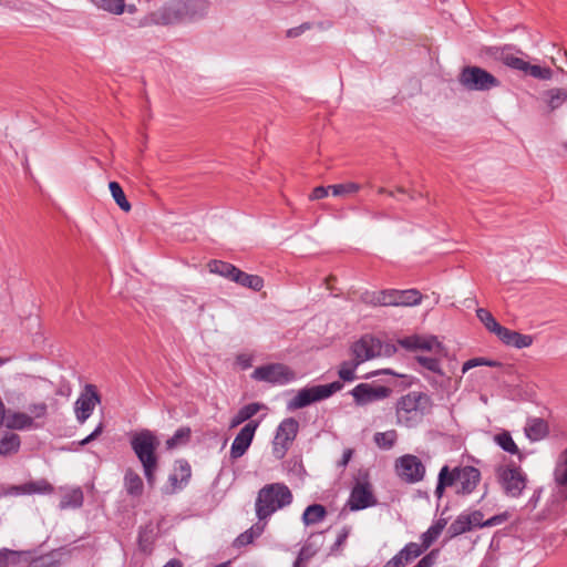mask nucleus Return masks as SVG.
Masks as SVG:
<instances>
[{
  "instance_id": "c9c22d12",
  "label": "nucleus",
  "mask_w": 567,
  "mask_h": 567,
  "mask_svg": "<svg viewBox=\"0 0 567 567\" xmlns=\"http://www.w3.org/2000/svg\"><path fill=\"white\" fill-rule=\"evenodd\" d=\"M476 316L489 332L497 334L503 327L495 320L493 315L484 308H478L476 310Z\"/></svg>"
},
{
  "instance_id": "338daca9",
  "label": "nucleus",
  "mask_w": 567,
  "mask_h": 567,
  "mask_svg": "<svg viewBox=\"0 0 567 567\" xmlns=\"http://www.w3.org/2000/svg\"><path fill=\"white\" fill-rule=\"evenodd\" d=\"M378 193H379V194H388V195H390V196H393V193H392V192H388V190H386L385 188H383V187H380V188L378 189Z\"/></svg>"
},
{
  "instance_id": "393cba45",
  "label": "nucleus",
  "mask_w": 567,
  "mask_h": 567,
  "mask_svg": "<svg viewBox=\"0 0 567 567\" xmlns=\"http://www.w3.org/2000/svg\"><path fill=\"white\" fill-rule=\"evenodd\" d=\"M124 486L127 494L134 497H140L144 491V484L141 476L132 468H128L125 472Z\"/></svg>"
},
{
  "instance_id": "de8ad7c7",
  "label": "nucleus",
  "mask_w": 567,
  "mask_h": 567,
  "mask_svg": "<svg viewBox=\"0 0 567 567\" xmlns=\"http://www.w3.org/2000/svg\"><path fill=\"white\" fill-rule=\"evenodd\" d=\"M481 365H488V367H498L501 365L497 361L487 360L484 358H473L467 360L463 367H462V373H466L468 370L481 367Z\"/></svg>"
},
{
  "instance_id": "2f4dec72",
  "label": "nucleus",
  "mask_w": 567,
  "mask_h": 567,
  "mask_svg": "<svg viewBox=\"0 0 567 567\" xmlns=\"http://www.w3.org/2000/svg\"><path fill=\"white\" fill-rule=\"evenodd\" d=\"M554 480L559 486H567V449L563 451L554 468Z\"/></svg>"
},
{
  "instance_id": "aec40b11",
  "label": "nucleus",
  "mask_w": 567,
  "mask_h": 567,
  "mask_svg": "<svg viewBox=\"0 0 567 567\" xmlns=\"http://www.w3.org/2000/svg\"><path fill=\"white\" fill-rule=\"evenodd\" d=\"M6 426L10 430L25 431L41 429L42 424H34L27 412H10L6 417Z\"/></svg>"
},
{
  "instance_id": "79ce46f5",
  "label": "nucleus",
  "mask_w": 567,
  "mask_h": 567,
  "mask_svg": "<svg viewBox=\"0 0 567 567\" xmlns=\"http://www.w3.org/2000/svg\"><path fill=\"white\" fill-rule=\"evenodd\" d=\"M190 436V430L188 427L178 429L172 437L166 441L167 449H175L179 445L185 444Z\"/></svg>"
},
{
  "instance_id": "6e6d98bb",
  "label": "nucleus",
  "mask_w": 567,
  "mask_h": 567,
  "mask_svg": "<svg viewBox=\"0 0 567 567\" xmlns=\"http://www.w3.org/2000/svg\"><path fill=\"white\" fill-rule=\"evenodd\" d=\"M309 29H310L309 23H302L299 27L289 29L287 31V37L288 38H297V37L301 35L306 30H309Z\"/></svg>"
},
{
  "instance_id": "4be33fe9",
  "label": "nucleus",
  "mask_w": 567,
  "mask_h": 567,
  "mask_svg": "<svg viewBox=\"0 0 567 567\" xmlns=\"http://www.w3.org/2000/svg\"><path fill=\"white\" fill-rule=\"evenodd\" d=\"M542 100L550 112L558 110L567 102V90L564 87H551L543 92Z\"/></svg>"
},
{
  "instance_id": "f8f14e48",
  "label": "nucleus",
  "mask_w": 567,
  "mask_h": 567,
  "mask_svg": "<svg viewBox=\"0 0 567 567\" xmlns=\"http://www.w3.org/2000/svg\"><path fill=\"white\" fill-rule=\"evenodd\" d=\"M299 423L293 417L285 419L278 426L274 442L272 452L277 458H282L289 445L296 439Z\"/></svg>"
},
{
  "instance_id": "2eb2a0df",
  "label": "nucleus",
  "mask_w": 567,
  "mask_h": 567,
  "mask_svg": "<svg viewBox=\"0 0 567 567\" xmlns=\"http://www.w3.org/2000/svg\"><path fill=\"white\" fill-rule=\"evenodd\" d=\"M391 393V389L384 385H377L372 383H360L351 391L354 401L359 405H367L385 399Z\"/></svg>"
},
{
  "instance_id": "cd10ccee",
  "label": "nucleus",
  "mask_w": 567,
  "mask_h": 567,
  "mask_svg": "<svg viewBox=\"0 0 567 567\" xmlns=\"http://www.w3.org/2000/svg\"><path fill=\"white\" fill-rule=\"evenodd\" d=\"M21 445L20 436L16 433H6L0 439V455L8 456L16 454Z\"/></svg>"
},
{
  "instance_id": "c03bdc74",
  "label": "nucleus",
  "mask_w": 567,
  "mask_h": 567,
  "mask_svg": "<svg viewBox=\"0 0 567 567\" xmlns=\"http://www.w3.org/2000/svg\"><path fill=\"white\" fill-rule=\"evenodd\" d=\"M330 188L334 196H343L359 192L361 189V186L360 184L349 182L344 184L332 185L330 186Z\"/></svg>"
},
{
  "instance_id": "72a5a7b5",
  "label": "nucleus",
  "mask_w": 567,
  "mask_h": 567,
  "mask_svg": "<svg viewBox=\"0 0 567 567\" xmlns=\"http://www.w3.org/2000/svg\"><path fill=\"white\" fill-rule=\"evenodd\" d=\"M209 271L231 280L237 267L221 260H212L208 264Z\"/></svg>"
},
{
  "instance_id": "09e8293b",
  "label": "nucleus",
  "mask_w": 567,
  "mask_h": 567,
  "mask_svg": "<svg viewBox=\"0 0 567 567\" xmlns=\"http://www.w3.org/2000/svg\"><path fill=\"white\" fill-rule=\"evenodd\" d=\"M20 558V553L10 549L0 550V567H9L17 565Z\"/></svg>"
},
{
  "instance_id": "0eeeda50",
  "label": "nucleus",
  "mask_w": 567,
  "mask_h": 567,
  "mask_svg": "<svg viewBox=\"0 0 567 567\" xmlns=\"http://www.w3.org/2000/svg\"><path fill=\"white\" fill-rule=\"evenodd\" d=\"M495 476L503 493L508 497H519L527 485V475L513 462L498 465L495 468Z\"/></svg>"
},
{
  "instance_id": "37998d69",
  "label": "nucleus",
  "mask_w": 567,
  "mask_h": 567,
  "mask_svg": "<svg viewBox=\"0 0 567 567\" xmlns=\"http://www.w3.org/2000/svg\"><path fill=\"white\" fill-rule=\"evenodd\" d=\"M502 61L505 65L526 73L528 62L511 53H502Z\"/></svg>"
},
{
  "instance_id": "ea45409f",
  "label": "nucleus",
  "mask_w": 567,
  "mask_h": 567,
  "mask_svg": "<svg viewBox=\"0 0 567 567\" xmlns=\"http://www.w3.org/2000/svg\"><path fill=\"white\" fill-rule=\"evenodd\" d=\"M318 551V547L315 546L313 544L311 543H306L300 551H299V555L296 559V561L293 563V567H303L305 564L311 558L313 557Z\"/></svg>"
},
{
  "instance_id": "b1692460",
  "label": "nucleus",
  "mask_w": 567,
  "mask_h": 567,
  "mask_svg": "<svg viewBox=\"0 0 567 567\" xmlns=\"http://www.w3.org/2000/svg\"><path fill=\"white\" fill-rule=\"evenodd\" d=\"M231 281L254 291H260L264 287V279L260 276L246 274L238 268H236Z\"/></svg>"
},
{
  "instance_id": "3c124183",
  "label": "nucleus",
  "mask_w": 567,
  "mask_h": 567,
  "mask_svg": "<svg viewBox=\"0 0 567 567\" xmlns=\"http://www.w3.org/2000/svg\"><path fill=\"white\" fill-rule=\"evenodd\" d=\"M465 516H466L472 529L475 527H485L484 526L485 520H483L484 516H483L482 512L474 511L470 514H465Z\"/></svg>"
},
{
  "instance_id": "6e6552de",
  "label": "nucleus",
  "mask_w": 567,
  "mask_h": 567,
  "mask_svg": "<svg viewBox=\"0 0 567 567\" xmlns=\"http://www.w3.org/2000/svg\"><path fill=\"white\" fill-rule=\"evenodd\" d=\"M457 81L467 91L486 92L501 85V81L492 73L476 65L464 66Z\"/></svg>"
},
{
  "instance_id": "5701e85b",
  "label": "nucleus",
  "mask_w": 567,
  "mask_h": 567,
  "mask_svg": "<svg viewBox=\"0 0 567 567\" xmlns=\"http://www.w3.org/2000/svg\"><path fill=\"white\" fill-rule=\"evenodd\" d=\"M525 435L533 442L543 440L548 434V425L540 417L527 419L524 427Z\"/></svg>"
},
{
  "instance_id": "a878e982",
  "label": "nucleus",
  "mask_w": 567,
  "mask_h": 567,
  "mask_svg": "<svg viewBox=\"0 0 567 567\" xmlns=\"http://www.w3.org/2000/svg\"><path fill=\"white\" fill-rule=\"evenodd\" d=\"M262 408L264 405L257 402L244 405L230 420L229 427L235 429L239 426L241 423L250 420L254 415H256Z\"/></svg>"
},
{
  "instance_id": "f03ea898",
  "label": "nucleus",
  "mask_w": 567,
  "mask_h": 567,
  "mask_svg": "<svg viewBox=\"0 0 567 567\" xmlns=\"http://www.w3.org/2000/svg\"><path fill=\"white\" fill-rule=\"evenodd\" d=\"M131 447L142 464L147 485L153 488L156 484V472L158 470V457L156 450L159 441L150 430L136 432L131 437Z\"/></svg>"
},
{
  "instance_id": "423d86ee",
  "label": "nucleus",
  "mask_w": 567,
  "mask_h": 567,
  "mask_svg": "<svg viewBox=\"0 0 567 567\" xmlns=\"http://www.w3.org/2000/svg\"><path fill=\"white\" fill-rule=\"evenodd\" d=\"M427 396L411 392L402 396L396 404L398 423L406 427H413L422 422Z\"/></svg>"
},
{
  "instance_id": "4d7b16f0",
  "label": "nucleus",
  "mask_w": 567,
  "mask_h": 567,
  "mask_svg": "<svg viewBox=\"0 0 567 567\" xmlns=\"http://www.w3.org/2000/svg\"><path fill=\"white\" fill-rule=\"evenodd\" d=\"M103 423H100L96 429L90 434L87 435L85 439H83L81 442H80V445H86L89 444L90 442L94 441L95 439H97L99 435H101V433L103 432Z\"/></svg>"
},
{
  "instance_id": "052dcab7",
  "label": "nucleus",
  "mask_w": 567,
  "mask_h": 567,
  "mask_svg": "<svg viewBox=\"0 0 567 567\" xmlns=\"http://www.w3.org/2000/svg\"><path fill=\"white\" fill-rule=\"evenodd\" d=\"M504 519H505V517L503 515H496V516H493V517L488 518L487 520H485L484 526L485 527L495 526V525L503 523Z\"/></svg>"
},
{
  "instance_id": "a18cd8bd",
  "label": "nucleus",
  "mask_w": 567,
  "mask_h": 567,
  "mask_svg": "<svg viewBox=\"0 0 567 567\" xmlns=\"http://www.w3.org/2000/svg\"><path fill=\"white\" fill-rule=\"evenodd\" d=\"M174 471L177 473L181 482L185 485L188 483L192 476L190 465L185 460H178L175 462Z\"/></svg>"
},
{
  "instance_id": "412c9836",
  "label": "nucleus",
  "mask_w": 567,
  "mask_h": 567,
  "mask_svg": "<svg viewBox=\"0 0 567 567\" xmlns=\"http://www.w3.org/2000/svg\"><path fill=\"white\" fill-rule=\"evenodd\" d=\"M417 362L427 371L435 374V377L430 378L427 377V380L433 385H440L443 386L445 382L450 381V378H445L440 365V361L435 358L419 355L416 357Z\"/></svg>"
},
{
  "instance_id": "7c9ffc66",
  "label": "nucleus",
  "mask_w": 567,
  "mask_h": 567,
  "mask_svg": "<svg viewBox=\"0 0 567 567\" xmlns=\"http://www.w3.org/2000/svg\"><path fill=\"white\" fill-rule=\"evenodd\" d=\"M446 526L445 519L436 520L426 532L421 535L422 545L427 549L442 534Z\"/></svg>"
},
{
  "instance_id": "69168bd1",
  "label": "nucleus",
  "mask_w": 567,
  "mask_h": 567,
  "mask_svg": "<svg viewBox=\"0 0 567 567\" xmlns=\"http://www.w3.org/2000/svg\"><path fill=\"white\" fill-rule=\"evenodd\" d=\"M348 537V530L343 529L342 533L337 538V545H341Z\"/></svg>"
},
{
  "instance_id": "20e7f679",
  "label": "nucleus",
  "mask_w": 567,
  "mask_h": 567,
  "mask_svg": "<svg viewBox=\"0 0 567 567\" xmlns=\"http://www.w3.org/2000/svg\"><path fill=\"white\" fill-rule=\"evenodd\" d=\"M292 493L284 483H270L262 486L256 497L255 511L259 522L267 524L272 514L289 506Z\"/></svg>"
},
{
  "instance_id": "7ed1b4c3",
  "label": "nucleus",
  "mask_w": 567,
  "mask_h": 567,
  "mask_svg": "<svg viewBox=\"0 0 567 567\" xmlns=\"http://www.w3.org/2000/svg\"><path fill=\"white\" fill-rule=\"evenodd\" d=\"M209 10L207 0H173L162 9L155 17L161 24H176L203 19Z\"/></svg>"
},
{
  "instance_id": "ddd939ff",
  "label": "nucleus",
  "mask_w": 567,
  "mask_h": 567,
  "mask_svg": "<svg viewBox=\"0 0 567 567\" xmlns=\"http://www.w3.org/2000/svg\"><path fill=\"white\" fill-rule=\"evenodd\" d=\"M251 377L272 384H286L296 379V373L282 363H271L255 369Z\"/></svg>"
},
{
  "instance_id": "c756f323",
  "label": "nucleus",
  "mask_w": 567,
  "mask_h": 567,
  "mask_svg": "<svg viewBox=\"0 0 567 567\" xmlns=\"http://www.w3.org/2000/svg\"><path fill=\"white\" fill-rule=\"evenodd\" d=\"M327 515V511L324 506L320 504H312L309 505L303 514H302V522L305 525H313L324 519Z\"/></svg>"
},
{
  "instance_id": "a211bd4d",
  "label": "nucleus",
  "mask_w": 567,
  "mask_h": 567,
  "mask_svg": "<svg viewBox=\"0 0 567 567\" xmlns=\"http://www.w3.org/2000/svg\"><path fill=\"white\" fill-rule=\"evenodd\" d=\"M399 344L410 351L416 350H426L432 351L436 349H441V342L436 337H422L417 334L409 336L402 339H399Z\"/></svg>"
},
{
  "instance_id": "864d4df0",
  "label": "nucleus",
  "mask_w": 567,
  "mask_h": 567,
  "mask_svg": "<svg viewBox=\"0 0 567 567\" xmlns=\"http://www.w3.org/2000/svg\"><path fill=\"white\" fill-rule=\"evenodd\" d=\"M404 548L406 553L412 554V556H415L416 558L426 550L422 544L417 543H409L404 546Z\"/></svg>"
},
{
  "instance_id": "4468645a",
  "label": "nucleus",
  "mask_w": 567,
  "mask_h": 567,
  "mask_svg": "<svg viewBox=\"0 0 567 567\" xmlns=\"http://www.w3.org/2000/svg\"><path fill=\"white\" fill-rule=\"evenodd\" d=\"M101 402V398L95 385L86 384L83 392L75 401L74 412L76 420L83 424L93 413L96 404Z\"/></svg>"
},
{
  "instance_id": "a19ab883",
  "label": "nucleus",
  "mask_w": 567,
  "mask_h": 567,
  "mask_svg": "<svg viewBox=\"0 0 567 567\" xmlns=\"http://www.w3.org/2000/svg\"><path fill=\"white\" fill-rule=\"evenodd\" d=\"M471 526L465 514H461L456 517V519L450 525L449 533L452 537L458 536L471 530Z\"/></svg>"
},
{
  "instance_id": "bb28decb",
  "label": "nucleus",
  "mask_w": 567,
  "mask_h": 567,
  "mask_svg": "<svg viewBox=\"0 0 567 567\" xmlns=\"http://www.w3.org/2000/svg\"><path fill=\"white\" fill-rule=\"evenodd\" d=\"M494 442L505 452L518 455L519 461L523 460V455L519 452L518 446L514 442L511 433L508 431H503L494 436Z\"/></svg>"
},
{
  "instance_id": "0e129e2a",
  "label": "nucleus",
  "mask_w": 567,
  "mask_h": 567,
  "mask_svg": "<svg viewBox=\"0 0 567 567\" xmlns=\"http://www.w3.org/2000/svg\"><path fill=\"white\" fill-rule=\"evenodd\" d=\"M163 567H182V563L178 559H171Z\"/></svg>"
},
{
  "instance_id": "39448f33",
  "label": "nucleus",
  "mask_w": 567,
  "mask_h": 567,
  "mask_svg": "<svg viewBox=\"0 0 567 567\" xmlns=\"http://www.w3.org/2000/svg\"><path fill=\"white\" fill-rule=\"evenodd\" d=\"M480 481L481 473L474 466H457L450 471L449 466L444 465L439 473L435 495L441 498L445 488L453 485L458 486L457 494L467 495L476 488Z\"/></svg>"
},
{
  "instance_id": "e433bc0d",
  "label": "nucleus",
  "mask_w": 567,
  "mask_h": 567,
  "mask_svg": "<svg viewBox=\"0 0 567 567\" xmlns=\"http://www.w3.org/2000/svg\"><path fill=\"white\" fill-rule=\"evenodd\" d=\"M398 435L394 430H390L386 432H378L374 434V443L378 445V447L383 450H390L393 447L394 443L396 442Z\"/></svg>"
},
{
  "instance_id": "f704fd0d",
  "label": "nucleus",
  "mask_w": 567,
  "mask_h": 567,
  "mask_svg": "<svg viewBox=\"0 0 567 567\" xmlns=\"http://www.w3.org/2000/svg\"><path fill=\"white\" fill-rule=\"evenodd\" d=\"M110 192L112 194L113 199L120 206V208L124 212L131 210V204L126 199V196L117 182H111L109 184Z\"/></svg>"
},
{
  "instance_id": "6ab92c4d",
  "label": "nucleus",
  "mask_w": 567,
  "mask_h": 567,
  "mask_svg": "<svg viewBox=\"0 0 567 567\" xmlns=\"http://www.w3.org/2000/svg\"><path fill=\"white\" fill-rule=\"evenodd\" d=\"M498 339L506 346H512L517 349L527 348L533 343V337L528 334H522L517 331L502 327L496 334Z\"/></svg>"
},
{
  "instance_id": "680f3d73",
  "label": "nucleus",
  "mask_w": 567,
  "mask_h": 567,
  "mask_svg": "<svg viewBox=\"0 0 567 567\" xmlns=\"http://www.w3.org/2000/svg\"><path fill=\"white\" fill-rule=\"evenodd\" d=\"M399 554L403 558L405 565L416 558L415 556H412V554L406 553L404 547L399 551Z\"/></svg>"
},
{
  "instance_id": "9d476101",
  "label": "nucleus",
  "mask_w": 567,
  "mask_h": 567,
  "mask_svg": "<svg viewBox=\"0 0 567 567\" xmlns=\"http://www.w3.org/2000/svg\"><path fill=\"white\" fill-rule=\"evenodd\" d=\"M421 300L422 295L416 289H391L374 293L369 302L373 306L411 307L419 305Z\"/></svg>"
},
{
  "instance_id": "e2e57ef3",
  "label": "nucleus",
  "mask_w": 567,
  "mask_h": 567,
  "mask_svg": "<svg viewBox=\"0 0 567 567\" xmlns=\"http://www.w3.org/2000/svg\"><path fill=\"white\" fill-rule=\"evenodd\" d=\"M23 491H24L25 493H33V492H39V491H40V488H38V487L35 486V484H34V483H31V484H29V485H25V486L23 487Z\"/></svg>"
},
{
  "instance_id": "58836bf2",
  "label": "nucleus",
  "mask_w": 567,
  "mask_h": 567,
  "mask_svg": "<svg viewBox=\"0 0 567 567\" xmlns=\"http://www.w3.org/2000/svg\"><path fill=\"white\" fill-rule=\"evenodd\" d=\"M94 6L113 14H121L124 11V0H91Z\"/></svg>"
},
{
  "instance_id": "774afa93",
  "label": "nucleus",
  "mask_w": 567,
  "mask_h": 567,
  "mask_svg": "<svg viewBox=\"0 0 567 567\" xmlns=\"http://www.w3.org/2000/svg\"><path fill=\"white\" fill-rule=\"evenodd\" d=\"M228 563L216 565L215 567H227Z\"/></svg>"
},
{
  "instance_id": "dca6fc26",
  "label": "nucleus",
  "mask_w": 567,
  "mask_h": 567,
  "mask_svg": "<svg viewBox=\"0 0 567 567\" xmlns=\"http://www.w3.org/2000/svg\"><path fill=\"white\" fill-rule=\"evenodd\" d=\"M377 504L369 482H357L353 486L347 505L351 511H360Z\"/></svg>"
},
{
  "instance_id": "9b49d317",
  "label": "nucleus",
  "mask_w": 567,
  "mask_h": 567,
  "mask_svg": "<svg viewBox=\"0 0 567 567\" xmlns=\"http://www.w3.org/2000/svg\"><path fill=\"white\" fill-rule=\"evenodd\" d=\"M395 473L405 483L414 484L424 478L425 466L422 461L412 454H405L396 458Z\"/></svg>"
},
{
  "instance_id": "f3484780",
  "label": "nucleus",
  "mask_w": 567,
  "mask_h": 567,
  "mask_svg": "<svg viewBox=\"0 0 567 567\" xmlns=\"http://www.w3.org/2000/svg\"><path fill=\"white\" fill-rule=\"evenodd\" d=\"M258 426V421H249L236 435L229 453L233 461L240 458L247 452Z\"/></svg>"
},
{
  "instance_id": "f257e3e1",
  "label": "nucleus",
  "mask_w": 567,
  "mask_h": 567,
  "mask_svg": "<svg viewBox=\"0 0 567 567\" xmlns=\"http://www.w3.org/2000/svg\"><path fill=\"white\" fill-rule=\"evenodd\" d=\"M391 351H394L393 347H383L379 339L365 334L351 346L352 358L340 364L338 375L342 381L351 382L355 379V370L360 364L382 354H390Z\"/></svg>"
},
{
  "instance_id": "5fc2aeb1",
  "label": "nucleus",
  "mask_w": 567,
  "mask_h": 567,
  "mask_svg": "<svg viewBox=\"0 0 567 567\" xmlns=\"http://www.w3.org/2000/svg\"><path fill=\"white\" fill-rule=\"evenodd\" d=\"M330 189H331V188H330V186H328V187H324V186H318V187H316V188L312 190V193H311V195H310V199H311V200H317V199L324 198V197H327V196H328V194H329V190H330Z\"/></svg>"
},
{
  "instance_id": "c85d7f7f",
  "label": "nucleus",
  "mask_w": 567,
  "mask_h": 567,
  "mask_svg": "<svg viewBox=\"0 0 567 567\" xmlns=\"http://www.w3.org/2000/svg\"><path fill=\"white\" fill-rule=\"evenodd\" d=\"M266 527V523L258 522L255 525H252L249 529L240 534L234 542V545L236 547H243L248 544H251L255 538L259 537Z\"/></svg>"
},
{
  "instance_id": "8fccbe9b",
  "label": "nucleus",
  "mask_w": 567,
  "mask_h": 567,
  "mask_svg": "<svg viewBox=\"0 0 567 567\" xmlns=\"http://www.w3.org/2000/svg\"><path fill=\"white\" fill-rule=\"evenodd\" d=\"M185 486L184 483L181 482L177 473L174 471L168 476V485L163 488V493L166 495L175 494L177 491L182 489Z\"/></svg>"
},
{
  "instance_id": "49530a36",
  "label": "nucleus",
  "mask_w": 567,
  "mask_h": 567,
  "mask_svg": "<svg viewBox=\"0 0 567 567\" xmlns=\"http://www.w3.org/2000/svg\"><path fill=\"white\" fill-rule=\"evenodd\" d=\"M526 73L539 80H550L553 78V71L549 68H543L540 65H533L529 63Z\"/></svg>"
},
{
  "instance_id": "473e14b6",
  "label": "nucleus",
  "mask_w": 567,
  "mask_h": 567,
  "mask_svg": "<svg viewBox=\"0 0 567 567\" xmlns=\"http://www.w3.org/2000/svg\"><path fill=\"white\" fill-rule=\"evenodd\" d=\"M48 404L44 401H40L29 404L27 413H29L34 424H42L43 426L48 417Z\"/></svg>"
},
{
  "instance_id": "603ef678",
  "label": "nucleus",
  "mask_w": 567,
  "mask_h": 567,
  "mask_svg": "<svg viewBox=\"0 0 567 567\" xmlns=\"http://www.w3.org/2000/svg\"><path fill=\"white\" fill-rule=\"evenodd\" d=\"M439 550H432L427 555H425L414 567H433L436 557H437Z\"/></svg>"
},
{
  "instance_id": "bf43d9fd",
  "label": "nucleus",
  "mask_w": 567,
  "mask_h": 567,
  "mask_svg": "<svg viewBox=\"0 0 567 567\" xmlns=\"http://www.w3.org/2000/svg\"><path fill=\"white\" fill-rule=\"evenodd\" d=\"M352 455H353V451L351 449L344 450L342 458L339 461L338 465L341 467H346L348 465V463L350 462Z\"/></svg>"
},
{
  "instance_id": "13d9d810",
  "label": "nucleus",
  "mask_w": 567,
  "mask_h": 567,
  "mask_svg": "<svg viewBox=\"0 0 567 567\" xmlns=\"http://www.w3.org/2000/svg\"><path fill=\"white\" fill-rule=\"evenodd\" d=\"M404 560L401 555L398 553L394 557H392L383 567H404Z\"/></svg>"
},
{
  "instance_id": "1a4fd4ad",
  "label": "nucleus",
  "mask_w": 567,
  "mask_h": 567,
  "mask_svg": "<svg viewBox=\"0 0 567 567\" xmlns=\"http://www.w3.org/2000/svg\"><path fill=\"white\" fill-rule=\"evenodd\" d=\"M343 388L342 382L334 381L329 384L313 385L298 391L296 396L288 402V410L302 409L313 402L327 399Z\"/></svg>"
},
{
  "instance_id": "4c0bfd02",
  "label": "nucleus",
  "mask_w": 567,
  "mask_h": 567,
  "mask_svg": "<svg viewBox=\"0 0 567 567\" xmlns=\"http://www.w3.org/2000/svg\"><path fill=\"white\" fill-rule=\"evenodd\" d=\"M83 503V493L81 489H73L66 494H64L60 502L61 508H78Z\"/></svg>"
}]
</instances>
